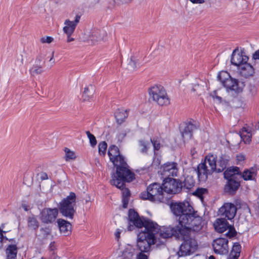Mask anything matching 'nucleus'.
Instances as JSON below:
<instances>
[{
    "instance_id": "obj_1",
    "label": "nucleus",
    "mask_w": 259,
    "mask_h": 259,
    "mask_svg": "<svg viewBox=\"0 0 259 259\" xmlns=\"http://www.w3.org/2000/svg\"><path fill=\"white\" fill-rule=\"evenodd\" d=\"M128 231H132L135 227L144 228L137 237V247L140 251L150 253L152 245H159L164 243L167 238L161 234L163 228L160 229L156 223L140 218L133 209H130L128 211Z\"/></svg>"
},
{
    "instance_id": "obj_2",
    "label": "nucleus",
    "mask_w": 259,
    "mask_h": 259,
    "mask_svg": "<svg viewBox=\"0 0 259 259\" xmlns=\"http://www.w3.org/2000/svg\"><path fill=\"white\" fill-rule=\"evenodd\" d=\"M180 226L175 227L169 226L163 228L161 234L164 237L170 238L174 235V233H197L200 232L203 227L202 218L199 217L193 208L188 207L185 210V213L177 218Z\"/></svg>"
},
{
    "instance_id": "obj_3",
    "label": "nucleus",
    "mask_w": 259,
    "mask_h": 259,
    "mask_svg": "<svg viewBox=\"0 0 259 259\" xmlns=\"http://www.w3.org/2000/svg\"><path fill=\"white\" fill-rule=\"evenodd\" d=\"M114 165L116 167V172L112 174L110 181L112 185L121 187L123 183L130 182L135 179V174L130 169L125 160Z\"/></svg>"
},
{
    "instance_id": "obj_4",
    "label": "nucleus",
    "mask_w": 259,
    "mask_h": 259,
    "mask_svg": "<svg viewBox=\"0 0 259 259\" xmlns=\"http://www.w3.org/2000/svg\"><path fill=\"white\" fill-rule=\"evenodd\" d=\"M179 234L174 233L172 236L183 240L178 252V255L184 256L193 253L198 248V244L197 241L191 237L192 234L181 233V235Z\"/></svg>"
},
{
    "instance_id": "obj_5",
    "label": "nucleus",
    "mask_w": 259,
    "mask_h": 259,
    "mask_svg": "<svg viewBox=\"0 0 259 259\" xmlns=\"http://www.w3.org/2000/svg\"><path fill=\"white\" fill-rule=\"evenodd\" d=\"M162 186L164 192L169 194H177L181 192L183 185L179 180L165 178ZM193 186L194 183L191 178H187L185 180L184 186L187 189H190Z\"/></svg>"
},
{
    "instance_id": "obj_6",
    "label": "nucleus",
    "mask_w": 259,
    "mask_h": 259,
    "mask_svg": "<svg viewBox=\"0 0 259 259\" xmlns=\"http://www.w3.org/2000/svg\"><path fill=\"white\" fill-rule=\"evenodd\" d=\"M217 156L208 154L205 157L204 162L200 163L197 167V174L199 179L206 180L208 175L215 171L217 168Z\"/></svg>"
},
{
    "instance_id": "obj_7",
    "label": "nucleus",
    "mask_w": 259,
    "mask_h": 259,
    "mask_svg": "<svg viewBox=\"0 0 259 259\" xmlns=\"http://www.w3.org/2000/svg\"><path fill=\"white\" fill-rule=\"evenodd\" d=\"M75 207L76 195L73 192H70L69 195L60 203V212L64 217L72 219L75 212Z\"/></svg>"
},
{
    "instance_id": "obj_8",
    "label": "nucleus",
    "mask_w": 259,
    "mask_h": 259,
    "mask_svg": "<svg viewBox=\"0 0 259 259\" xmlns=\"http://www.w3.org/2000/svg\"><path fill=\"white\" fill-rule=\"evenodd\" d=\"M163 186L154 183L147 187L146 191L141 193L140 197L142 199H148L151 201L162 202L163 200Z\"/></svg>"
},
{
    "instance_id": "obj_9",
    "label": "nucleus",
    "mask_w": 259,
    "mask_h": 259,
    "mask_svg": "<svg viewBox=\"0 0 259 259\" xmlns=\"http://www.w3.org/2000/svg\"><path fill=\"white\" fill-rule=\"evenodd\" d=\"M218 79L222 82L228 91H232L236 93H241L244 87V82L238 81L231 77L226 72H221L218 76Z\"/></svg>"
},
{
    "instance_id": "obj_10",
    "label": "nucleus",
    "mask_w": 259,
    "mask_h": 259,
    "mask_svg": "<svg viewBox=\"0 0 259 259\" xmlns=\"http://www.w3.org/2000/svg\"><path fill=\"white\" fill-rule=\"evenodd\" d=\"M150 98L160 106H166L170 104V99L164 88L161 85H155L149 90Z\"/></svg>"
},
{
    "instance_id": "obj_11",
    "label": "nucleus",
    "mask_w": 259,
    "mask_h": 259,
    "mask_svg": "<svg viewBox=\"0 0 259 259\" xmlns=\"http://www.w3.org/2000/svg\"><path fill=\"white\" fill-rule=\"evenodd\" d=\"M214 227L215 230L220 233H223L228 230L226 235L229 238L235 236L236 234L233 226L229 225L225 219H218L214 223Z\"/></svg>"
},
{
    "instance_id": "obj_12",
    "label": "nucleus",
    "mask_w": 259,
    "mask_h": 259,
    "mask_svg": "<svg viewBox=\"0 0 259 259\" xmlns=\"http://www.w3.org/2000/svg\"><path fill=\"white\" fill-rule=\"evenodd\" d=\"M179 171L178 163L175 162H168L161 167V174L165 178L169 177H177Z\"/></svg>"
},
{
    "instance_id": "obj_13",
    "label": "nucleus",
    "mask_w": 259,
    "mask_h": 259,
    "mask_svg": "<svg viewBox=\"0 0 259 259\" xmlns=\"http://www.w3.org/2000/svg\"><path fill=\"white\" fill-rule=\"evenodd\" d=\"M228 240L226 238H219L213 241L212 246L217 254H225L228 252Z\"/></svg>"
},
{
    "instance_id": "obj_14",
    "label": "nucleus",
    "mask_w": 259,
    "mask_h": 259,
    "mask_svg": "<svg viewBox=\"0 0 259 259\" xmlns=\"http://www.w3.org/2000/svg\"><path fill=\"white\" fill-rule=\"evenodd\" d=\"M58 214L57 208H44L41 212L40 219L42 222L49 224L55 221Z\"/></svg>"
},
{
    "instance_id": "obj_15",
    "label": "nucleus",
    "mask_w": 259,
    "mask_h": 259,
    "mask_svg": "<svg viewBox=\"0 0 259 259\" xmlns=\"http://www.w3.org/2000/svg\"><path fill=\"white\" fill-rule=\"evenodd\" d=\"M237 208L231 203H225L220 208L219 212L221 215H224L228 220H232L236 215Z\"/></svg>"
},
{
    "instance_id": "obj_16",
    "label": "nucleus",
    "mask_w": 259,
    "mask_h": 259,
    "mask_svg": "<svg viewBox=\"0 0 259 259\" xmlns=\"http://www.w3.org/2000/svg\"><path fill=\"white\" fill-rule=\"evenodd\" d=\"M248 57L238 49H235L232 54L231 62L232 64L239 67L248 61Z\"/></svg>"
},
{
    "instance_id": "obj_17",
    "label": "nucleus",
    "mask_w": 259,
    "mask_h": 259,
    "mask_svg": "<svg viewBox=\"0 0 259 259\" xmlns=\"http://www.w3.org/2000/svg\"><path fill=\"white\" fill-rule=\"evenodd\" d=\"M191 207L188 202H173L170 205V208L174 214L179 218L180 216L185 213V210Z\"/></svg>"
},
{
    "instance_id": "obj_18",
    "label": "nucleus",
    "mask_w": 259,
    "mask_h": 259,
    "mask_svg": "<svg viewBox=\"0 0 259 259\" xmlns=\"http://www.w3.org/2000/svg\"><path fill=\"white\" fill-rule=\"evenodd\" d=\"M108 154L110 161L114 165H117L119 162L124 160V157L120 155L119 149L115 145L109 147Z\"/></svg>"
},
{
    "instance_id": "obj_19",
    "label": "nucleus",
    "mask_w": 259,
    "mask_h": 259,
    "mask_svg": "<svg viewBox=\"0 0 259 259\" xmlns=\"http://www.w3.org/2000/svg\"><path fill=\"white\" fill-rule=\"evenodd\" d=\"M80 17L77 15L74 21L67 19L64 22L65 26L63 28V32L66 34L72 35L74 32L77 24L79 22Z\"/></svg>"
},
{
    "instance_id": "obj_20",
    "label": "nucleus",
    "mask_w": 259,
    "mask_h": 259,
    "mask_svg": "<svg viewBox=\"0 0 259 259\" xmlns=\"http://www.w3.org/2000/svg\"><path fill=\"white\" fill-rule=\"evenodd\" d=\"M255 130L248 127H243L240 132V137L244 143L249 144L251 141V137L254 134Z\"/></svg>"
},
{
    "instance_id": "obj_21",
    "label": "nucleus",
    "mask_w": 259,
    "mask_h": 259,
    "mask_svg": "<svg viewBox=\"0 0 259 259\" xmlns=\"http://www.w3.org/2000/svg\"><path fill=\"white\" fill-rule=\"evenodd\" d=\"M196 129V126L189 122L186 124L184 128L181 131L182 136L184 141L190 139L192 137V133Z\"/></svg>"
},
{
    "instance_id": "obj_22",
    "label": "nucleus",
    "mask_w": 259,
    "mask_h": 259,
    "mask_svg": "<svg viewBox=\"0 0 259 259\" xmlns=\"http://www.w3.org/2000/svg\"><path fill=\"white\" fill-rule=\"evenodd\" d=\"M240 183L236 179H230L228 180L227 184L225 187L226 192L230 194H234L239 188Z\"/></svg>"
},
{
    "instance_id": "obj_23",
    "label": "nucleus",
    "mask_w": 259,
    "mask_h": 259,
    "mask_svg": "<svg viewBox=\"0 0 259 259\" xmlns=\"http://www.w3.org/2000/svg\"><path fill=\"white\" fill-rule=\"evenodd\" d=\"M239 70L240 74L245 77H248L252 76L254 73V69L253 67L249 63H245L239 67Z\"/></svg>"
},
{
    "instance_id": "obj_24",
    "label": "nucleus",
    "mask_w": 259,
    "mask_h": 259,
    "mask_svg": "<svg viewBox=\"0 0 259 259\" xmlns=\"http://www.w3.org/2000/svg\"><path fill=\"white\" fill-rule=\"evenodd\" d=\"M60 232L65 235H69L71 232V225L65 220L59 219L57 221Z\"/></svg>"
},
{
    "instance_id": "obj_25",
    "label": "nucleus",
    "mask_w": 259,
    "mask_h": 259,
    "mask_svg": "<svg viewBox=\"0 0 259 259\" xmlns=\"http://www.w3.org/2000/svg\"><path fill=\"white\" fill-rule=\"evenodd\" d=\"M106 36V32L100 30H96L92 32L89 39L93 44H95L103 40Z\"/></svg>"
},
{
    "instance_id": "obj_26",
    "label": "nucleus",
    "mask_w": 259,
    "mask_h": 259,
    "mask_svg": "<svg viewBox=\"0 0 259 259\" xmlns=\"http://www.w3.org/2000/svg\"><path fill=\"white\" fill-rule=\"evenodd\" d=\"M18 247L16 244L8 245L6 249L7 259H16Z\"/></svg>"
},
{
    "instance_id": "obj_27",
    "label": "nucleus",
    "mask_w": 259,
    "mask_h": 259,
    "mask_svg": "<svg viewBox=\"0 0 259 259\" xmlns=\"http://www.w3.org/2000/svg\"><path fill=\"white\" fill-rule=\"evenodd\" d=\"M229 161V157L226 155L220 156L219 160L217 163V168L215 171L218 172L223 171L226 168Z\"/></svg>"
},
{
    "instance_id": "obj_28",
    "label": "nucleus",
    "mask_w": 259,
    "mask_h": 259,
    "mask_svg": "<svg viewBox=\"0 0 259 259\" xmlns=\"http://www.w3.org/2000/svg\"><path fill=\"white\" fill-rule=\"evenodd\" d=\"M256 172V168L252 167L245 170L242 175V177L245 181L253 180L255 179Z\"/></svg>"
},
{
    "instance_id": "obj_29",
    "label": "nucleus",
    "mask_w": 259,
    "mask_h": 259,
    "mask_svg": "<svg viewBox=\"0 0 259 259\" xmlns=\"http://www.w3.org/2000/svg\"><path fill=\"white\" fill-rule=\"evenodd\" d=\"M122 185V187L117 188L120 189L122 192L123 207L124 208H126L128 203V197L130 195V192L127 188H125L124 183H123Z\"/></svg>"
},
{
    "instance_id": "obj_30",
    "label": "nucleus",
    "mask_w": 259,
    "mask_h": 259,
    "mask_svg": "<svg viewBox=\"0 0 259 259\" xmlns=\"http://www.w3.org/2000/svg\"><path fill=\"white\" fill-rule=\"evenodd\" d=\"M129 110H122L118 111L115 113V118L116 122L118 124H121L123 122L128 115Z\"/></svg>"
},
{
    "instance_id": "obj_31",
    "label": "nucleus",
    "mask_w": 259,
    "mask_h": 259,
    "mask_svg": "<svg viewBox=\"0 0 259 259\" xmlns=\"http://www.w3.org/2000/svg\"><path fill=\"white\" fill-rule=\"evenodd\" d=\"M241 248V245L239 243H234L231 251L229 255V256H230V259H238L240 255Z\"/></svg>"
},
{
    "instance_id": "obj_32",
    "label": "nucleus",
    "mask_w": 259,
    "mask_h": 259,
    "mask_svg": "<svg viewBox=\"0 0 259 259\" xmlns=\"http://www.w3.org/2000/svg\"><path fill=\"white\" fill-rule=\"evenodd\" d=\"M95 90L94 88L90 85L84 89L83 92L82 98L83 101H89L91 100L94 94Z\"/></svg>"
},
{
    "instance_id": "obj_33",
    "label": "nucleus",
    "mask_w": 259,
    "mask_h": 259,
    "mask_svg": "<svg viewBox=\"0 0 259 259\" xmlns=\"http://www.w3.org/2000/svg\"><path fill=\"white\" fill-rule=\"evenodd\" d=\"M6 231H3L2 229L0 228V249H2L4 245V244L6 243L7 241L13 243L15 242L14 239H9L6 236L4 235V233H6Z\"/></svg>"
},
{
    "instance_id": "obj_34",
    "label": "nucleus",
    "mask_w": 259,
    "mask_h": 259,
    "mask_svg": "<svg viewBox=\"0 0 259 259\" xmlns=\"http://www.w3.org/2000/svg\"><path fill=\"white\" fill-rule=\"evenodd\" d=\"M28 226L31 229L36 230L38 227V222L33 216L28 218Z\"/></svg>"
},
{
    "instance_id": "obj_35",
    "label": "nucleus",
    "mask_w": 259,
    "mask_h": 259,
    "mask_svg": "<svg viewBox=\"0 0 259 259\" xmlns=\"http://www.w3.org/2000/svg\"><path fill=\"white\" fill-rule=\"evenodd\" d=\"M134 255V250L131 247L126 248L122 252L123 259H132Z\"/></svg>"
},
{
    "instance_id": "obj_36",
    "label": "nucleus",
    "mask_w": 259,
    "mask_h": 259,
    "mask_svg": "<svg viewBox=\"0 0 259 259\" xmlns=\"http://www.w3.org/2000/svg\"><path fill=\"white\" fill-rule=\"evenodd\" d=\"M32 75H35L41 74L43 72V69L40 66L34 65L30 70Z\"/></svg>"
},
{
    "instance_id": "obj_37",
    "label": "nucleus",
    "mask_w": 259,
    "mask_h": 259,
    "mask_svg": "<svg viewBox=\"0 0 259 259\" xmlns=\"http://www.w3.org/2000/svg\"><path fill=\"white\" fill-rule=\"evenodd\" d=\"M224 178L228 180L237 178V176H236L233 172V171L231 170L230 168L227 169L224 171Z\"/></svg>"
},
{
    "instance_id": "obj_38",
    "label": "nucleus",
    "mask_w": 259,
    "mask_h": 259,
    "mask_svg": "<svg viewBox=\"0 0 259 259\" xmlns=\"http://www.w3.org/2000/svg\"><path fill=\"white\" fill-rule=\"evenodd\" d=\"M139 145L141 147V151L142 153H146L150 144L148 142L141 140L139 141Z\"/></svg>"
},
{
    "instance_id": "obj_39",
    "label": "nucleus",
    "mask_w": 259,
    "mask_h": 259,
    "mask_svg": "<svg viewBox=\"0 0 259 259\" xmlns=\"http://www.w3.org/2000/svg\"><path fill=\"white\" fill-rule=\"evenodd\" d=\"M207 193V190L205 188H198L194 193L193 194L194 195L197 196L199 197L201 200L203 199L202 195L203 194H206Z\"/></svg>"
},
{
    "instance_id": "obj_40",
    "label": "nucleus",
    "mask_w": 259,
    "mask_h": 259,
    "mask_svg": "<svg viewBox=\"0 0 259 259\" xmlns=\"http://www.w3.org/2000/svg\"><path fill=\"white\" fill-rule=\"evenodd\" d=\"M107 147V144L105 141L99 143L98 145L99 152L100 154L104 155Z\"/></svg>"
},
{
    "instance_id": "obj_41",
    "label": "nucleus",
    "mask_w": 259,
    "mask_h": 259,
    "mask_svg": "<svg viewBox=\"0 0 259 259\" xmlns=\"http://www.w3.org/2000/svg\"><path fill=\"white\" fill-rule=\"evenodd\" d=\"M204 91V88L203 86L200 85L198 84H195L194 85L192 88V91L195 92L196 94L200 95L201 93Z\"/></svg>"
},
{
    "instance_id": "obj_42",
    "label": "nucleus",
    "mask_w": 259,
    "mask_h": 259,
    "mask_svg": "<svg viewBox=\"0 0 259 259\" xmlns=\"http://www.w3.org/2000/svg\"><path fill=\"white\" fill-rule=\"evenodd\" d=\"M86 134L90 140V143L92 147H94L97 144V141L95 137L89 131L86 132Z\"/></svg>"
},
{
    "instance_id": "obj_43",
    "label": "nucleus",
    "mask_w": 259,
    "mask_h": 259,
    "mask_svg": "<svg viewBox=\"0 0 259 259\" xmlns=\"http://www.w3.org/2000/svg\"><path fill=\"white\" fill-rule=\"evenodd\" d=\"M65 152L66 153L65 156L66 160L74 159L76 158L75 153L73 151H70L69 149L65 148Z\"/></svg>"
},
{
    "instance_id": "obj_44",
    "label": "nucleus",
    "mask_w": 259,
    "mask_h": 259,
    "mask_svg": "<svg viewBox=\"0 0 259 259\" xmlns=\"http://www.w3.org/2000/svg\"><path fill=\"white\" fill-rule=\"evenodd\" d=\"M128 66V69L130 70H134L137 68V62L135 60V58L134 57L131 58Z\"/></svg>"
},
{
    "instance_id": "obj_45",
    "label": "nucleus",
    "mask_w": 259,
    "mask_h": 259,
    "mask_svg": "<svg viewBox=\"0 0 259 259\" xmlns=\"http://www.w3.org/2000/svg\"><path fill=\"white\" fill-rule=\"evenodd\" d=\"M150 253L140 251L136 255V259H148Z\"/></svg>"
},
{
    "instance_id": "obj_46",
    "label": "nucleus",
    "mask_w": 259,
    "mask_h": 259,
    "mask_svg": "<svg viewBox=\"0 0 259 259\" xmlns=\"http://www.w3.org/2000/svg\"><path fill=\"white\" fill-rule=\"evenodd\" d=\"M53 40V38L51 36H47V37H42L40 39V41L44 44V43H47L50 44L52 42Z\"/></svg>"
},
{
    "instance_id": "obj_47",
    "label": "nucleus",
    "mask_w": 259,
    "mask_h": 259,
    "mask_svg": "<svg viewBox=\"0 0 259 259\" xmlns=\"http://www.w3.org/2000/svg\"><path fill=\"white\" fill-rule=\"evenodd\" d=\"M152 144H153V146L154 147V150H158L160 149V144L159 142L156 141V140H152V139L150 140Z\"/></svg>"
},
{
    "instance_id": "obj_48",
    "label": "nucleus",
    "mask_w": 259,
    "mask_h": 259,
    "mask_svg": "<svg viewBox=\"0 0 259 259\" xmlns=\"http://www.w3.org/2000/svg\"><path fill=\"white\" fill-rule=\"evenodd\" d=\"M245 159V155L242 153H239L236 155V160L238 162H240Z\"/></svg>"
},
{
    "instance_id": "obj_49",
    "label": "nucleus",
    "mask_w": 259,
    "mask_h": 259,
    "mask_svg": "<svg viewBox=\"0 0 259 259\" xmlns=\"http://www.w3.org/2000/svg\"><path fill=\"white\" fill-rule=\"evenodd\" d=\"M40 176V179L41 180H47L48 179V176L47 173L42 172H40L39 174Z\"/></svg>"
},
{
    "instance_id": "obj_50",
    "label": "nucleus",
    "mask_w": 259,
    "mask_h": 259,
    "mask_svg": "<svg viewBox=\"0 0 259 259\" xmlns=\"http://www.w3.org/2000/svg\"><path fill=\"white\" fill-rule=\"evenodd\" d=\"M230 169L231 170H233V172L234 173V174L236 176V175L239 174V173H240L239 168L237 167H232V168L230 167Z\"/></svg>"
},
{
    "instance_id": "obj_51",
    "label": "nucleus",
    "mask_w": 259,
    "mask_h": 259,
    "mask_svg": "<svg viewBox=\"0 0 259 259\" xmlns=\"http://www.w3.org/2000/svg\"><path fill=\"white\" fill-rule=\"evenodd\" d=\"M212 96V97L213 98H215L216 99H217L220 102H221V100H222V98L221 97L218 96L217 95V91H214L213 93L211 94V95Z\"/></svg>"
},
{
    "instance_id": "obj_52",
    "label": "nucleus",
    "mask_w": 259,
    "mask_h": 259,
    "mask_svg": "<svg viewBox=\"0 0 259 259\" xmlns=\"http://www.w3.org/2000/svg\"><path fill=\"white\" fill-rule=\"evenodd\" d=\"M212 96V97L213 98H215L216 99H217L220 102H221V100H222V98L221 97L218 96L217 95V91H214L213 93L211 94V95Z\"/></svg>"
},
{
    "instance_id": "obj_53",
    "label": "nucleus",
    "mask_w": 259,
    "mask_h": 259,
    "mask_svg": "<svg viewBox=\"0 0 259 259\" xmlns=\"http://www.w3.org/2000/svg\"><path fill=\"white\" fill-rule=\"evenodd\" d=\"M191 3L193 4H201L204 3V0H189Z\"/></svg>"
},
{
    "instance_id": "obj_54",
    "label": "nucleus",
    "mask_w": 259,
    "mask_h": 259,
    "mask_svg": "<svg viewBox=\"0 0 259 259\" xmlns=\"http://www.w3.org/2000/svg\"><path fill=\"white\" fill-rule=\"evenodd\" d=\"M67 35V42H70L74 40V38L72 37L71 35L66 34Z\"/></svg>"
},
{
    "instance_id": "obj_55",
    "label": "nucleus",
    "mask_w": 259,
    "mask_h": 259,
    "mask_svg": "<svg viewBox=\"0 0 259 259\" xmlns=\"http://www.w3.org/2000/svg\"><path fill=\"white\" fill-rule=\"evenodd\" d=\"M254 59H259V50L256 51L254 54H253V56Z\"/></svg>"
},
{
    "instance_id": "obj_56",
    "label": "nucleus",
    "mask_w": 259,
    "mask_h": 259,
    "mask_svg": "<svg viewBox=\"0 0 259 259\" xmlns=\"http://www.w3.org/2000/svg\"><path fill=\"white\" fill-rule=\"evenodd\" d=\"M54 52H53L52 53V57H51V58H50V59L49 60V61L52 62V63H53V64L55 63V61H54V60L53 59V58H54Z\"/></svg>"
},
{
    "instance_id": "obj_57",
    "label": "nucleus",
    "mask_w": 259,
    "mask_h": 259,
    "mask_svg": "<svg viewBox=\"0 0 259 259\" xmlns=\"http://www.w3.org/2000/svg\"><path fill=\"white\" fill-rule=\"evenodd\" d=\"M120 232L119 230H117L116 233H115V236L117 239H118L120 236Z\"/></svg>"
},
{
    "instance_id": "obj_58",
    "label": "nucleus",
    "mask_w": 259,
    "mask_h": 259,
    "mask_svg": "<svg viewBox=\"0 0 259 259\" xmlns=\"http://www.w3.org/2000/svg\"><path fill=\"white\" fill-rule=\"evenodd\" d=\"M196 153V151L195 150V149H193L191 150V154L192 155V156H193L194 155H195V154Z\"/></svg>"
},
{
    "instance_id": "obj_59",
    "label": "nucleus",
    "mask_w": 259,
    "mask_h": 259,
    "mask_svg": "<svg viewBox=\"0 0 259 259\" xmlns=\"http://www.w3.org/2000/svg\"><path fill=\"white\" fill-rule=\"evenodd\" d=\"M208 259H215V257L213 255H210Z\"/></svg>"
},
{
    "instance_id": "obj_60",
    "label": "nucleus",
    "mask_w": 259,
    "mask_h": 259,
    "mask_svg": "<svg viewBox=\"0 0 259 259\" xmlns=\"http://www.w3.org/2000/svg\"><path fill=\"white\" fill-rule=\"evenodd\" d=\"M23 208L25 210L27 211V207L25 205H23Z\"/></svg>"
},
{
    "instance_id": "obj_61",
    "label": "nucleus",
    "mask_w": 259,
    "mask_h": 259,
    "mask_svg": "<svg viewBox=\"0 0 259 259\" xmlns=\"http://www.w3.org/2000/svg\"><path fill=\"white\" fill-rule=\"evenodd\" d=\"M228 259H230V256H228Z\"/></svg>"
},
{
    "instance_id": "obj_62",
    "label": "nucleus",
    "mask_w": 259,
    "mask_h": 259,
    "mask_svg": "<svg viewBox=\"0 0 259 259\" xmlns=\"http://www.w3.org/2000/svg\"><path fill=\"white\" fill-rule=\"evenodd\" d=\"M258 128H259V122H258Z\"/></svg>"
}]
</instances>
